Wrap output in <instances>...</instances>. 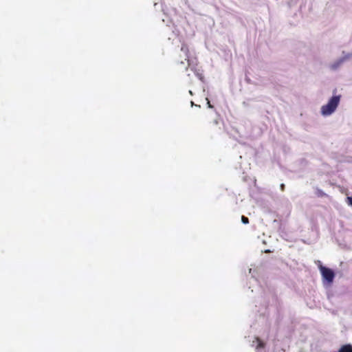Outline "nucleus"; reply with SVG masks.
Returning a JSON list of instances; mask_svg holds the SVG:
<instances>
[{
    "instance_id": "obj_2",
    "label": "nucleus",
    "mask_w": 352,
    "mask_h": 352,
    "mask_svg": "<svg viewBox=\"0 0 352 352\" xmlns=\"http://www.w3.org/2000/svg\"><path fill=\"white\" fill-rule=\"evenodd\" d=\"M319 269L323 279L329 283H332L335 277L333 271L330 268L324 267L322 265H320Z\"/></svg>"
},
{
    "instance_id": "obj_9",
    "label": "nucleus",
    "mask_w": 352,
    "mask_h": 352,
    "mask_svg": "<svg viewBox=\"0 0 352 352\" xmlns=\"http://www.w3.org/2000/svg\"><path fill=\"white\" fill-rule=\"evenodd\" d=\"M208 107L210 108H212L213 107L211 105L210 102L209 100H208Z\"/></svg>"
},
{
    "instance_id": "obj_10",
    "label": "nucleus",
    "mask_w": 352,
    "mask_h": 352,
    "mask_svg": "<svg viewBox=\"0 0 352 352\" xmlns=\"http://www.w3.org/2000/svg\"><path fill=\"white\" fill-rule=\"evenodd\" d=\"M336 67H337V66H336V65H333V66H332V68H333V69H336Z\"/></svg>"
},
{
    "instance_id": "obj_6",
    "label": "nucleus",
    "mask_w": 352,
    "mask_h": 352,
    "mask_svg": "<svg viewBox=\"0 0 352 352\" xmlns=\"http://www.w3.org/2000/svg\"><path fill=\"white\" fill-rule=\"evenodd\" d=\"M241 221L244 223V224H247L249 223V219L245 216H242L241 217Z\"/></svg>"
},
{
    "instance_id": "obj_3",
    "label": "nucleus",
    "mask_w": 352,
    "mask_h": 352,
    "mask_svg": "<svg viewBox=\"0 0 352 352\" xmlns=\"http://www.w3.org/2000/svg\"><path fill=\"white\" fill-rule=\"evenodd\" d=\"M338 352H352V345L349 344L342 345Z\"/></svg>"
},
{
    "instance_id": "obj_8",
    "label": "nucleus",
    "mask_w": 352,
    "mask_h": 352,
    "mask_svg": "<svg viewBox=\"0 0 352 352\" xmlns=\"http://www.w3.org/2000/svg\"><path fill=\"white\" fill-rule=\"evenodd\" d=\"M280 189H281L282 191H283L285 190V185L283 184H282L280 185Z\"/></svg>"
},
{
    "instance_id": "obj_5",
    "label": "nucleus",
    "mask_w": 352,
    "mask_h": 352,
    "mask_svg": "<svg viewBox=\"0 0 352 352\" xmlns=\"http://www.w3.org/2000/svg\"><path fill=\"white\" fill-rule=\"evenodd\" d=\"M316 194L318 197H322L326 196V193H324L322 190L320 189H316Z\"/></svg>"
},
{
    "instance_id": "obj_7",
    "label": "nucleus",
    "mask_w": 352,
    "mask_h": 352,
    "mask_svg": "<svg viewBox=\"0 0 352 352\" xmlns=\"http://www.w3.org/2000/svg\"><path fill=\"white\" fill-rule=\"evenodd\" d=\"M346 203L349 206H352V197H346Z\"/></svg>"
},
{
    "instance_id": "obj_1",
    "label": "nucleus",
    "mask_w": 352,
    "mask_h": 352,
    "mask_svg": "<svg viewBox=\"0 0 352 352\" xmlns=\"http://www.w3.org/2000/svg\"><path fill=\"white\" fill-rule=\"evenodd\" d=\"M340 100V96H333L325 105L321 107V113L323 116H329L335 111Z\"/></svg>"
},
{
    "instance_id": "obj_4",
    "label": "nucleus",
    "mask_w": 352,
    "mask_h": 352,
    "mask_svg": "<svg viewBox=\"0 0 352 352\" xmlns=\"http://www.w3.org/2000/svg\"><path fill=\"white\" fill-rule=\"evenodd\" d=\"M256 340L257 342V346H256V348H263L265 346V344L263 343V342L258 338H256Z\"/></svg>"
}]
</instances>
